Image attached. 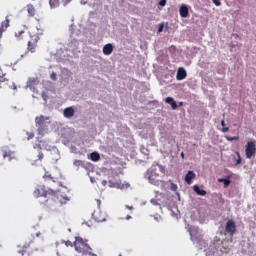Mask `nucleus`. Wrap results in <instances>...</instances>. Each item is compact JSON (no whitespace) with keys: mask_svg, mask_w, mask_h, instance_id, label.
Wrapping results in <instances>:
<instances>
[{"mask_svg":"<svg viewBox=\"0 0 256 256\" xmlns=\"http://www.w3.org/2000/svg\"><path fill=\"white\" fill-rule=\"evenodd\" d=\"M74 247L78 253H83L84 255H87V253H89V255H91V246H89V244H87V241L83 240V238L81 237H76Z\"/></svg>","mask_w":256,"mask_h":256,"instance_id":"1","label":"nucleus"},{"mask_svg":"<svg viewBox=\"0 0 256 256\" xmlns=\"http://www.w3.org/2000/svg\"><path fill=\"white\" fill-rule=\"evenodd\" d=\"M35 242H33L32 239H28V241L25 242V244L23 245L22 249L18 251V253L21 256H31V253H33L35 251Z\"/></svg>","mask_w":256,"mask_h":256,"instance_id":"2","label":"nucleus"},{"mask_svg":"<svg viewBox=\"0 0 256 256\" xmlns=\"http://www.w3.org/2000/svg\"><path fill=\"white\" fill-rule=\"evenodd\" d=\"M256 153V141H248L245 145L246 159H251Z\"/></svg>","mask_w":256,"mask_h":256,"instance_id":"3","label":"nucleus"},{"mask_svg":"<svg viewBox=\"0 0 256 256\" xmlns=\"http://www.w3.org/2000/svg\"><path fill=\"white\" fill-rule=\"evenodd\" d=\"M40 39L41 38L37 34L31 36L27 44V51L30 53H35V51H37V43H39Z\"/></svg>","mask_w":256,"mask_h":256,"instance_id":"4","label":"nucleus"},{"mask_svg":"<svg viewBox=\"0 0 256 256\" xmlns=\"http://www.w3.org/2000/svg\"><path fill=\"white\" fill-rule=\"evenodd\" d=\"M47 195H57V192L51 188L45 189V186H42L34 191V197H47Z\"/></svg>","mask_w":256,"mask_h":256,"instance_id":"5","label":"nucleus"},{"mask_svg":"<svg viewBox=\"0 0 256 256\" xmlns=\"http://www.w3.org/2000/svg\"><path fill=\"white\" fill-rule=\"evenodd\" d=\"M92 219L97 223H103L104 221H107V215L98 208L92 213Z\"/></svg>","mask_w":256,"mask_h":256,"instance_id":"6","label":"nucleus"},{"mask_svg":"<svg viewBox=\"0 0 256 256\" xmlns=\"http://www.w3.org/2000/svg\"><path fill=\"white\" fill-rule=\"evenodd\" d=\"M225 231L228 233L231 237H233L237 233V225L235 224V221L228 220L226 222Z\"/></svg>","mask_w":256,"mask_h":256,"instance_id":"7","label":"nucleus"},{"mask_svg":"<svg viewBox=\"0 0 256 256\" xmlns=\"http://www.w3.org/2000/svg\"><path fill=\"white\" fill-rule=\"evenodd\" d=\"M46 118L45 116H40L35 118L36 127L39 129V131H42V129H45L47 125L45 124Z\"/></svg>","mask_w":256,"mask_h":256,"instance_id":"8","label":"nucleus"},{"mask_svg":"<svg viewBox=\"0 0 256 256\" xmlns=\"http://www.w3.org/2000/svg\"><path fill=\"white\" fill-rule=\"evenodd\" d=\"M187 77V71L185 68H179L177 71L176 79L177 81H183Z\"/></svg>","mask_w":256,"mask_h":256,"instance_id":"9","label":"nucleus"},{"mask_svg":"<svg viewBox=\"0 0 256 256\" xmlns=\"http://www.w3.org/2000/svg\"><path fill=\"white\" fill-rule=\"evenodd\" d=\"M9 16H6L5 20L1 23V27H0V37H2L3 32L7 31V28L9 27Z\"/></svg>","mask_w":256,"mask_h":256,"instance_id":"10","label":"nucleus"},{"mask_svg":"<svg viewBox=\"0 0 256 256\" xmlns=\"http://www.w3.org/2000/svg\"><path fill=\"white\" fill-rule=\"evenodd\" d=\"M179 13L180 17H182L183 19L189 17V8L187 7V5H182L179 9Z\"/></svg>","mask_w":256,"mask_h":256,"instance_id":"11","label":"nucleus"},{"mask_svg":"<svg viewBox=\"0 0 256 256\" xmlns=\"http://www.w3.org/2000/svg\"><path fill=\"white\" fill-rule=\"evenodd\" d=\"M74 115L75 109H73V107H68L64 109V117H66V119H71V117H73Z\"/></svg>","mask_w":256,"mask_h":256,"instance_id":"12","label":"nucleus"},{"mask_svg":"<svg viewBox=\"0 0 256 256\" xmlns=\"http://www.w3.org/2000/svg\"><path fill=\"white\" fill-rule=\"evenodd\" d=\"M218 183H224L225 189L231 185V176H227L226 178H219Z\"/></svg>","mask_w":256,"mask_h":256,"instance_id":"13","label":"nucleus"},{"mask_svg":"<svg viewBox=\"0 0 256 256\" xmlns=\"http://www.w3.org/2000/svg\"><path fill=\"white\" fill-rule=\"evenodd\" d=\"M104 55H111L113 53V44H106L103 47Z\"/></svg>","mask_w":256,"mask_h":256,"instance_id":"14","label":"nucleus"},{"mask_svg":"<svg viewBox=\"0 0 256 256\" xmlns=\"http://www.w3.org/2000/svg\"><path fill=\"white\" fill-rule=\"evenodd\" d=\"M45 157V155L43 154V151H41V148L38 149L37 151V159L34 160V162L32 163V165H36L37 161H43V158Z\"/></svg>","mask_w":256,"mask_h":256,"instance_id":"15","label":"nucleus"},{"mask_svg":"<svg viewBox=\"0 0 256 256\" xmlns=\"http://www.w3.org/2000/svg\"><path fill=\"white\" fill-rule=\"evenodd\" d=\"M192 179H195V173L193 171H188V173L185 176L186 183H188V185H191Z\"/></svg>","mask_w":256,"mask_h":256,"instance_id":"16","label":"nucleus"},{"mask_svg":"<svg viewBox=\"0 0 256 256\" xmlns=\"http://www.w3.org/2000/svg\"><path fill=\"white\" fill-rule=\"evenodd\" d=\"M9 87V79L0 78V89H7Z\"/></svg>","mask_w":256,"mask_h":256,"instance_id":"17","label":"nucleus"},{"mask_svg":"<svg viewBox=\"0 0 256 256\" xmlns=\"http://www.w3.org/2000/svg\"><path fill=\"white\" fill-rule=\"evenodd\" d=\"M193 189L195 193H197V195H200L201 197H205V195H207V191L201 190V188H199V186L197 185H194Z\"/></svg>","mask_w":256,"mask_h":256,"instance_id":"18","label":"nucleus"},{"mask_svg":"<svg viewBox=\"0 0 256 256\" xmlns=\"http://www.w3.org/2000/svg\"><path fill=\"white\" fill-rule=\"evenodd\" d=\"M26 9L29 17H35V7H33V5L31 4L27 5Z\"/></svg>","mask_w":256,"mask_h":256,"instance_id":"19","label":"nucleus"},{"mask_svg":"<svg viewBox=\"0 0 256 256\" xmlns=\"http://www.w3.org/2000/svg\"><path fill=\"white\" fill-rule=\"evenodd\" d=\"M90 159L91 161H99V159H101V156L97 152H92L90 154Z\"/></svg>","mask_w":256,"mask_h":256,"instance_id":"20","label":"nucleus"},{"mask_svg":"<svg viewBox=\"0 0 256 256\" xmlns=\"http://www.w3.org/2000/svg\"><path fill=\"white\" fill-rule=\"evenodd\" d=\"M73 165L75 167H85V162L83 160H74Z\"/></svg>","mask_w":256,"mask_h":256,"instance_id":"21","label":"nucleus"},{"mask_svg":"<svg viewBox=\"0 0 256 256\" xmlns=\"http://www.w3.org/2000/svg\"><path fill=\"white\" fill-rule=\"evenodd\" d=\"M11 155H13V153L11 151H7V150L2 151L3 159H7V157H11Z\"/></svg>","mask_w":256,"mask_h":256,"instance_id":"22","label":"nucleus"},{"mask_svg":"<svg viewBox=\"0 0 256 256\" xmlns=\"http://www.w3.org/2000/svg\"><path fill=\"white\" fill-rule=\"evenodd\" d=\"M49 3L52 8L59 7V0H50Z\"/></svg>","mask_w":256,"mask_h":256,"instance_id":"23","label":"nucleus"},{"mask_svg":"<svg viewBox=\"0 0 256 256\" xmlns=\"http://www.w3.org/2000/svg\"><path fill=\"white\" fill-rule=\"evenodd\" d=\"M116 187L118 189H129V184H121V183H117Z\"/></svg>","mask_w":256,"mask_h":256,"instance_id":"24","label":"nucleus"},{"mask_svg":"<svg viewBox=\"0 0 256 256\" xmlns=\"http://www.w3.org/2000/svg\"><path fill=\"white\" fill-rule=\"evenodd\" d=\"M227 141H239V136H226Z\"/></svg>","mask_w":256,"mask_h":256,"instance_id":"25","label":"nucleus"},{"mask_svg":"<svg viewBox=\"0 0 256 256\" xmlns=\"http://www.w3.org/2000/svg\"><path fill=\"white\" fill-rule=\"evenodd\" d=\"M237 155V160H236V165H241V154H239V152L236 153Z\"/></svg>","mask_w":256,"mask_h":256,"instance_id":"26","label":"nucleus"},{"mask_svg":"<svg viewBox=\"0 0 256 256\" xmlns=\"http://www.w3.org/2000/svg\"><path fill=\"white\" fill-rule=\"evenodd\" d=\"M61 199H64L63 196H61V195L57 196V200L59 201L60 205H63V203H67L66 199H64V202L61 201Z\"/></svg>","mask_w":256,"mask_h":256,"instance_id":"27","label":"nucleus"},{"mask_svg":"<svg viewBox=\"0 0 256 256\" xmlns=\"http://www.w3.org/2000/svg\"><path fill=\"white\" fill-rule=\"evenodd\" d=\"M50 79H52V81H57V73L52 72L50 75Z\"/></svg>","mask_w":256,"mask_h":256,"instance_id":"28","label":"nucleus"},{"mask_svg":"<svg viewBox=\"0 0 256 256\" xmlns=\"http://www.w3.org/2000/svg\"><path fill=\"white\" fill-rule=\"evenodd\" d=\"M165 102L171 105L173 102H175V100L172 97H167Z\"/></svg>","mask_w":256,"mask_h":256,"instance_id":"29","label":"nucleus"},{"mask_svg":"<svg viewBox=\"0 0 256 256\" xmlns=\"http://www.w3.org/2000/svg\"><path fill=\"white\" fill-rule=\"evenodd\" d=\"M216 7H221V0H212Z\"/></svg>","mask_w":256,"mask_h":256,"instance_id":"30","label":"nucleus"},{"mask_svg":"<svg viewBox=\"0 0 256 256\" xmlns=\"http://www.w3.org/2000/svg\"><path fill=\"white\" fill-rule=\"evenodd\" d=\"M159 5L160 7H165L167 5V0H160Z\"/></svg>","mask_w":256,"mask_h":256,"instance_id":"31","label":"nucleus"},{"mask_svg":"<svg viewBox=\"0 0 256 256\" xmlns=\"http://www.w3.org/2000/svg\"><path fill=\"white\" fill-rule=\"evenodd\" d=\"M164 27H165V25L160 24V25H159V27H158V33H162V32H163Z\"/></svg>","mask_w":256,"mask_h":256,"instance_id":"32","label":"nucleus"},{"mask_svg":"<svg viewBox=\"0 0 256 256\" xmlns=\"http://www.w3.org/2000/svg\"><path fill=\"white\" fill-rule=\"evenodd\" d=\"M25 31H19L18 33L15 34V37H21Z\"/></svg>","mask_w":256,"mask_h":256,"instance_id":"33","label":"nucleus"},{"mask_svg":"<svg viewBox=\"0 0 256 256\" xmlns=\"http://www.w3.org/2000/svg\"><path fill=\"white\" fill-rule=\"evenodd\" d=\"M5 79V74L3 73V70L0 68V79Z\"/></svg>","mask_w":256,"mask_h":256,"instance_id":"34","label":"nucleus"},{"mask_svg":"<svg viewBox=\"0 0 256 256\" xmlns=\"http://www.w3.org/2000/svg\"><path fill=\"white\" fill-rule=\"evenodd\" d=\"M170 105H171L172 109H177V102L174 101Z\"/></svg>","mask_w":256,"mask_h":256,"instance_id":"35","label":"nucleus"},{"mask_svg":"<svg viewBox=\"0 0 256 256\" xmlns=\"http://www.w3.org/2000/svg\"><path fill=\"white\" fill-rule=\"evenodd\" d=\"M229 131V127L223 126L222 133H227Z\"/></svg>","mask_w":256,"mask_h":256,"instance_id":"36","label":"nucleus"},{"mask_svg":"<svg viewBox=\"0 0 256 256\" xmlns=\"http://www.w3.org/2000/svg\"><path fill=\"white\" fill-rule=\"evenodd\" d=\"M66 246L67 247H73V242H71V241H66Z\"/></svg>","mask_w":256,"mask_h":256,"instance_id":"37","label":"nucleus"},{"mask_svg":"<svg viewBox=\"0 0 256 256\" xmlns=\"http://www.w3.org/2000/svg\"><path fill=\"white\" fill-rule=\"evenodd\" d=\"M171 189H172V191H177V185L172 184V185H171Z\"/></svg>","mask_w":256,"mask_h":256,"instance_id":"38","label":"nucleus"},{"mask_svg":"<svg viewBox=\"0 0 256 256\" xmlns=\"http://www.w3.org/2000/svg\"><path fill=\"white\" fill-rule=\"evenodd\" d=\"M64 5H67V3H71V0H62Z\"/></svg>","mask_w":256,"mask_h":256,"instance_id":"39","label":"nucleus"},{"mask_svg":"<svg viewBox=\"0 0 256 256\" xmlns=\"http://www.w3.org/2000/svg\"><path fill=\"white\" fill-rule=\"evenodd\" d=\"M221 126L225 127V120H221Z\"/></svg>","mask_w":256,"mask_h":256,"instance_id":"40","label":"nucleus"},{"mask_svg":"<svg viewBox=\"0 0 256 256\" xmlns=\"http://www.w3.org/2000/svg\"><path fill=\"white\" fill-rule=\"evenodd\" d=\"M98 207L101 206V200H97Z\"/></svg>","mask_w":256,"mask_h":256,"instance_id":"41","label":"nucleus"},{"mask_svg":"<svg viewBox=\"0 0 256 256\" xmlns=\"http://www.w3.org/2000/svg\"><path fill=\"white\" fill-rule=\"evenodd\" d=\"M181 157H182V159H185V153H181Z\"/></svg>","mask_w":256,"mask_h":256,"instance_id":"42","label":"nucleus"},{"mask_svg":"<svg viewBox=\"0 0 256 256\" xmlns=\"http://www.w3.org/2000/svg\"><path fill=\"white\" fill-rule=\"evenodd\" d=\"M102 185H107V180L102 181Z\"/></svg>","mask_w":256,"mask_h":256,"instance_id":"43","label":"nucleus"},{"mask_svg":"<svg viewBox=\"0 0 256 256\" xmlns=\"http://www.w3.org/2000/svg\"><path fill=\"white\" fill-rule=\"evenodd\" d=\"M85 225H87V227H91V224H89L88 222H86Z\"/></svg>","mask_w":256,"mask_h":256,"instance_id":"44","label":"nucleus"},{"mask_svg":"<svg viewBox=\"0 0 256 256\" xmlns=\"http://www.w3.org/2000/svg\"><path fill=\"white\" fill-rule=\"evenodd\" d=\"M126 219H127V220L131 219V216H127Z\"/></svg>","mask_w":256,"mask_h":256,"instance_id":"45","label":"nucleus"},{"mask_svg":"<svg viewBox=\"0 0 256 256\" xmlns=\"http://www.w3.org/2000/svg\"><path fill=\"white\" fill-rule=\"evenodd\" d=\"M13 89H17V86H13Z\"/></svg>","mask_w":256,"mask_h":256,"instance_id":"46","label":"nucleus"},{"mask_svg":"<svg viewBox=\"0 0 256 256\" xmlns=\"http://www.w3.org/2000/svg\"><path fill=\"white\" fill-rule=\"evenodd\" d=\"M92 256H97V254H92Z\"/></svg>","mask_w":256,"mask_h":256,"instance_id":"47","label":"nucleus"},{"mask_svg":"<svg viewBox=\"0 0 256 256\" xmlns=\"http://www.w3.org/2000/svg\"><path fill=\"white\" fill-rule=\"evenodd\" d=\"M119 256H121V254Z\"/></svg>","mask_w":256,"mask_h":256,"instance_id":"48","label":"nucleus"}]
</instances>
